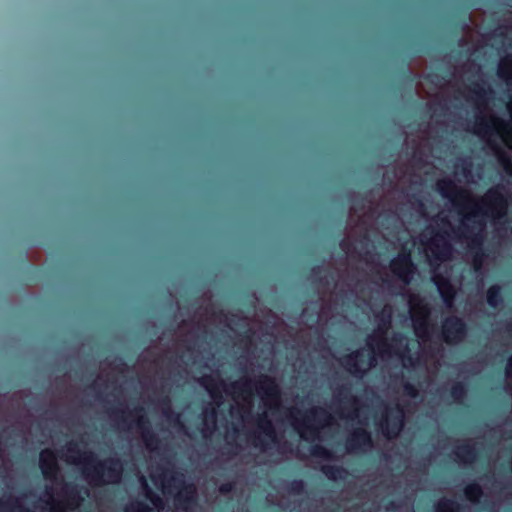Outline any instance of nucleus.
Returning a JSON list of instances; mask_svg holds the SVG:
<instances>
[{
    "instance_id": "obj_38",
    "label": "nucleus",
    "mask_w": 512,
    "mask_h": 512,
    "mask_svg": "<svg viewBox=\"0 0 512 512\" xmlns=\"http://www.w3.org/2000/svg\"><path fill=\"white\" fill-rule=\"evenodd\" d=\"M233 489H234V484L232 482L222 483L219 486V492L223 495L231 493L233 491Z\"/></svg>"
},
{
    "instance_id": "obj_24",
    "label": "nucleus",
    "mask_w": 512,
    "mask_h": 512,
    "mask_svg": "<svg viewBox=\"0 0 512 512\" xmlns=\"http://www.w3.org/2000/svg\"><path fill=\"white\" fill-rule=\"evenodd\" d=\"M486 301L491 308H498L503 303L501 286L498 284L491 285L486 292Z\"/></svg>"
},
{
    "instance_id": "obj_27",
    "label": "nucleus",
    "mask_w": 512,
    "mask_h": 512,
    "mask_svg": "<svg viewBox=\"0 0 512 512\" xmlns=\"http://www.w3.org/2000/svg\"><path fill=\"white\" fill-rule=\"evenodd\" d=\"M161 404L163 406V413L169 420V422L173 425H181L180 415L174 412L171 408V400L168 396H165L161 399Z\"/></svg>"
},
{
    "instance_id": "obj_30",
    "label": "nucleus",
    "mask_w": 512,
    "mask_h": 512,
    "mask_svg": "<svg viewBox=\"0 0 512 512\" xmlns=\"http://www.w3.org/2000/svg\"><path fill=\"white\" fill-rule=\"evenodd\" d=\"M450 396L456 403H462L467 396V386L464 382H455L450 388Z\"/></svg>"
},
{
    "instance_id": "obj_6",
    "label": "nucleus",
    "mask_w": 512,
    "mask_h": 512,
    "mask_svg": "<svg viewBox=\"0 0 512 512\" xmlns=\"http://www.w3.org/2000/svg\"><path fill=\"white\" fill-rule=\"evenodd\" d=\"M392 273L405 284H409L416 271L411 250L402 247L398 255L390 261Z\"/></svg>"
},
{
    "instance_id": "obj_4",
    "label": "nucleus",
    "mask_w": 512,
    "mask_h": 512,
    "mask_svg": "<svg viewBox=\"0 0 512 512\" xmlns=\"http://www.w3.org/2000/svg\"><path fill=\"white\" fill-rule=\"evenodd\" d=\"M164 488H175L178 492L174 496L178 509L188 511L197 503L196 488L193 484H186L183 474L172 471L170 476L164 475Z\"/></svg>"
},
{
    "instance_id": "obj_41",
    "label": "nucleus",
    "mask_w": 512,
    "mask_h": 512,
    "mask_svg": "<svg viewBox=\"0 0 512 512\" xmlns=\"http://www.w3.org/2000/svg\"><path fill=\"white\" fill-rule=\"evenodd\" d=\"M51 512H67L63 503H55L52 506Z\"/></svg>"
},
{
    "instance_id": "obj_7",
    "label": "nucleus",
    "mask_w": 512,
    "mask_h": 512,
    "mask_svg": "<svg viewBox=\"0 0 512 512\" xmlns=\"http://www.w3.org/2000/svg\"><path fill=\"white\" fill-rule=\"evenodd\" d=\"M468 334L465 321L456 316H448L442 322V339L446 344L455 345L462 342Z\"/></svg>"
},
{
    "instance_id": "obj_34",
    "label": "nucleus",
    "mask_w": 512,
    "mask_h": 512,
    "mask_svg": "<svg viewBox=\"0 0 512 512\" xmlns=\"http://www.w3.org/2000/svg\"><path fill=\"white\" fill-rule=\"evenodd\" d=\"M511 70H512V56H507L499 64L498 76L503 79H508L511 76Z\"/></svg>"
},
{
    "instance_id": "obj_48",
    "label": "nucleus",
    "mask_w": 512,
    "mask_h": 512,
    "mask_svg": "<svg viewBox=\"0 0 512 512\" xmlns=\"http://www.w3.org/2000/svg\"><path fill=\"white\" fill-rule=\"evenodd\" d=\"M120 410L119 409H113L112 414L119 417ZM121 413H124V411H121Z\"/></svg>"
},
{
    "instance_id": "obj_52",
    "label": "nucleus",
    "mask_w": 512,
    "mask_h": 512,
    "mask_svg": "<svg viewBox=\"0 0 512 512\" xmlns=\"http://www.w3.org/2000/svg\"><path fill=\"white\" fill-rule=\"evenodd\" d=\"M370 340H374V336H369L368 342H367L369 346H370Z\"/></svg>"
},
{
    "instance_id": "obj_54",
    "label": "nucleus",
    "mask_w": 512,
    "mask_h": 512,
    "mask_svg": "<svg viewBox=\"0 0 512 512\" xmlns=\"http://www.w3.org/2000/svg\"><path fill=\"white\" fill-rule=\"evenodd\" d=\"M121 419V421L124 423L126 421V419L122 416V417H119Z\"/></svg>"
},
{
    "instance_id": "obj_29",
    "label": "nucleus",
    "mask_w": 512,
    "mask_h": 512,
    "mask_svg": "<svg viewBox=\"0 0 512 512\" xmlns=\"http://www.w3.org/2000/svg\"><path fill=\"white\" fill-rule=\"evenodd\" d=\"M251 384V379H245L243 381L232 382L230 384V388L239 396H252L253 391L251 388Z\"/></svg>"
},
{
    "instance_id": "obj_10",
    "label": "nucleus",
    "mask_w": 512,
    "mask_h": 512,
    "mask_svg": "<svg viewBox=\"0 0 512 512\" xmlns=\"http://www.w3.org/2000/svg\"><path fill=\"white\" fill-rule=\"evenodd\" d=\"M373 439L371 433L358 427L347 437L345 447L348 452H357L367 447H372Z\"/></svg>"
},
{
    "instance_id": "obj_33",
    "label": "nucleus",
    "mask_w": 512,
    "mask_h": 512,
    "mask_svg": "<svg viewBox=\"0 0 512 512\" xmlns=\"http://www.w3.org/2000/svg\"><path fill=\"white\" fill-rule=\"evenodd\" d=\"M142 487L145 491V496L147 499L151 501V503L155 506H161L162 505V499L152 491V489L149 487L145 477H141L140 479Z\"/></svg>"
},
{
    "instance_id": "obj_22",
    "label": "nucleus",
    "mask_w": 512,
    "mask_h": 512,
    "mask_svg": "<svg viewBox=\"0 0 512 512\" xmlns=\"http://www.w3.org/2000/svg\"><path fill=\"white\" fill-rule=\"evenodd\" d=\"M321 472L331 481L344 480L349 472L343 466L323 465Z\"/></svg>"
},
{
    "instance_id": "obj_12",
    "label": "nucleus",
    "mask_w": 512,
    "mask_h": 512,
    "mask_svg": "<svg viewBox=\"0 0 512 512\" xmlns=\"http://www.w3.org/2000/svg\"><path fill=\"white\" fill-rule=\"evenodd\" d=\"M404 424V412L401 406L396 405L391 410V416L385 421L383 432L387 438H395L399 435Z\"/></svg>"
},
{
    "instance_id": "obj_50",
    "label": "nucleus",
    "mask_w": 512,
    "mask_h": 512,
    "mask_svg": "<svg viewBox=\"0 0 512 512\" xmlns=\"http://www.w3.org/2000/svg\"><path fill=\"white\" fill-rule=\"evenodd\" d=\"M508 110L512 118V102L508 105Z\"/></svg>"
},
{
    "instance_id": "obj_18",
    "label": "nucleus",
    "mask_w": 512,
    "mask_h": 512,
    "mask_svg": "<svg viewBox=\"0 0 512 512\" xmlns=\"http://www.w3.org/2000/svg\"><path fill=\"white\" fill-rule=\"evenodd\" d=\"M376 319L378 322L376 334L381 338L379 341V348L384 349L388 346L386 340L383 337L391 327V311H386L383 309L381 312L376 314Z\"/></svg>"
},
{
    "instance_id": "obj_35",
    "label": "nucleus",
    "mask_w": 512,
    "mask_h": 512,
    "mask_svg": "<svg viewBox=\"0 0 512 512\" xmlns=\"http://www.w3.org/2000/svg\"><path fill=\"white\" fill-rule=\"evenodd\" d=\"M288 493L293 495H300L305 492V482L302 479H293L286 485Z\"/></svg>"
},
{
    "instance_id": "obj_44",
    "label": "nucleus",
    "mask_w": 512,
    "mask_h": 512,
    "mask_svg": "<svg viewBox=\"0 0 512 512\" xmlns=\"http://www.w3.org/2000/svg\"><path fill=\"white\" fill-rule=\"evenodd\" d=\"M211 419L213 424H215L216 412L212 409L209 413H206V419Z\"/></svg>"
},
{
    "instance_id": "obj_13",
    "label": "nucleus",
    "mask_w": 512,
    "mask_h": 512,
    "mask_svg": "<svg viewBox=\"0 0 512 512\" xmlns=\"http://www.w3.org/2000/svg\"><path fill=\"white\" fill-rule=\"evenodd\" d=\"M508 123L499 117L492 116L489 120L480 118L475 124L474 133L478 135L492 134L493 132H499L506 130Z\"/></svg>"
},
{
    "instance_id": "obj_5",
    "label": "nucleus",
    "mask_w": 512,
    "mask_h": 512,
    "mask_svg": "<svg viewBox=\"0 0 512 512\" xmlns=\"http://www.w3.org/2000/svg\"><path fill=\"white\" fill-rule=\"evenodd\" d=\"M129 415L135 416L134 425L141 434L142 440L147 449L156 451L161 443L158 436L151 428V422L142 406H136L129 412Z\"/></svg>"
},
{
    "instance_id": "obj_28",
    "label": "nucleus",
    "mask_w": 512,
    "mask_h": 512,
    "mask_svg": "<svg viewBox=\"0 0 512 512\" xmlns=\"http://www.w3.org/2000/svg\"><path fill=\"white\" fill-rule=\"evenodd\" d=\"M27 509L22 505L18 498L10 497L6 501L0 500V512H26Z\"/></svg>"
},
{
    "instance_id": "obj_42",
    "label": "nucleus",
    "mask_w": 512,
    "mask_h": 512,
    "mask_svg": "<svg viewBox=\"0 0 512 512\" xmlns=\"http://www.w3.org/2000/svg\"><path fill=\"white\" fill-rule=\"evenodd\" d=\"M506 375L510 378H512V357L508 360L507 366H506Z\"/></svg>"
},
{
    "instance_id": "obj_36",
    "label": "nucleus",
    "mask_w": 512,
    "mask_h": 512,
    "mask_svg": "<svg viewBox=\"0 0 512 512\" xmlns=\"http://www.w3.org/2000/svg\"><path fill=\"white\" fill-rule=\"evenodd\" d=\"M499 161L503 166L504 171L508 175L512 176V163L510 158L505 153L501 152L499 155Z\"/></svg>"
},
{
    "instance_id": "obj_17",
    "label": "nucleus",
    "mask_w": 512,
    "mask_h": 512,
    "mask_svg": "<svg viewBox=\"0 0 512 512\" xmlns=\"http://www.w3.org/2000/svg\"><path fill=\"white\" fill-rule=\"evenodd\" d=\"M360 362L362 361V353L356 350L348 355H345L342 359V365L355 377L361 378L365 374V370L362 369Z\"/></svg>"
},
{
    "instance_id": "obj_26",
    "label": "nucleus",
    "mask_w": 512,
    "mask_h": 512,
    "mask_svg": "<svg viewBox=\"0 0 512 512\" xmlns=\"http://www.w3.org/2000/svg\"><path fill=\"white\" fill-rule=\"evenodd\" d=\"M470 91L475 95L476 99L480 103H485L488 96H491L494 93L490 86H486L485 82L474 83L470 88Z\"/></svg>"
},
{
    "instance_id": "obj_9",
    "label": "nucleus",
    "mask_w": 512,
    "mask_h": 512,
    "mask_svg": "<svg viewBox=\"0 0 512 512\" xmlns=\"http://www.w3.org/2000/svg\"><path fill=\"white\" fill-rule=\"evenodd\" d=\"M257 393L264 400L265 404L272 407L278 406L281 400V389L274 378L261 374L255 382Z\"/></svg>"
},
{
    "instance_id": "obj_19",
    "label": "nucleus",
    "mask_w": 512,
    "mask_h": 512,
    "mask_svg": "<svg viewBox=\"0 0 512 512\" xmlns=\"http://www.w3.org/2000/svg\"><path fill=\"white\" fill-rule=\"evenodd\" d=\"M63 494L66 498V506L68 507L78 506L83 500L78 486L74 483H65Z\"/></svg>"
},
{
    "instance_id": "obj_49",
    "label": "nucleus",
    "mask_w": 512,
    "mask_h": 512,
    "mask_svg": "<svg viewBox=\"0 0 512 512\" xmlns=\"http://www.w3.org/2000/svg\"><path fill=\"white\" fill-rule=\"evenodd\" d=\"M417 204L419 208L424 209V203L420 199H417Z\"/></svg>"
},
{
    "instance_id": "obj_20",
    "label": "nucleus",
    "mask_w": 512,
    "mask_h": 512,
    "mask_svg": "<svg viewBox=\"0 0 512 512\" xmlns=\"http://www.w3.org/2000/svg\"><path fill=\"white\" fill-rule=\"evenodd\" d=\"M257 426L261 430V432L264 434L265 438H267L269 441H271L273 443L277 442L275 428L273 426L272 421L268 418V416L266 414H262V415L258 416Z\"/></svg>"
},
{
    "instance_id": "obj_2",
    "label": "nucleus",
    "mask_w": 512,
    "mask_h": 512,
    "mask_svg": "<svg viewBox=\"0 0 512 512\" xmlns=\"http://www.w3.org/2000/svg\"><path fill=\"white\" fill-rule=\"evenodd\" d=\"M81 462L84 465L82 471L84 477L93 485L117 484L121 481L123 462L118 457H110L101 461L95 453L85 452Z\"/></svg>"
},
{
    "instance_id": "obj_53",
    "label": "nucleus",
    "mask_w": 512,
    "mask_h": 512,
    "mask_svg": "<svg viewBox=\"0 0 512 512\" xmlns=\"http://www.w3.org/2000/svg\"><path fill=\"white\" fill-rule=\"evenodd\" d=\"M406 76H407L410 80H412V78H411V73H410L409 71H407V72H406Z\"/></svg>"
},
{
    "instance_id": "obj_23",
    "label": "nucleus",
    "mask_w": 512,
    "mask_h": 512,
    "mask_svg": "<svg viewBox=\"0 0 512 512\" xmlns=\"http://www.w3.org/2000/svg\"><path fill=\"white\" fill-rule=\"evenodd\" d=\"M455 455L464 463H473L477 457V450L473 445L464 443L457 448Z\"/></svg>"
},
{
    "instance_id": "obj_43",
    "label": "nucleus",
    "mask_w": 512,
    "mask_h": 512,
    "mask_svg": "<svg viewBox=\"0 0 512 512\" xmlns=\"http://www.w3.org/2000/svg\"><path fill=\"white\" fill-rule=\"evenodd\" d=\"M426 328H427V323L425 320L415 326V330L417 333L421 330H426Z\"/></svg>"
},
{
    "instance_id": "obj_46",
    "label": "nucleus",
    "mask_w": 512,
    "mask_h": 512,
    "mask_svg": "<svg viewBox=\"0 0 512 512\" xmlns=\"http://www.w3.org/2000/svg\"><path fill=\"white\" fill-rule=\"evenodd\" d=\"M76 447H77V445L75 443H70L68 446V451L69 452H78Z\"/></svg>"
},
{
    "instance_id": "obj_8",
    "label": "nucleus",
    "mask_w": 512,
    "mask_h": 512,
    "mask_svg": "<svg viewBox=\"0 0 512 512\" xmlns=\"http://www.w3.org/2000/svg\"><path fill=\"white\" fill-rule=\"evenodd\" d=\"M502 187L497 185L487 190L480 203L488 208L495 219H502L507 215L508 198L501 192Z\"/></svg>"
},
{
    "instance_id": "obj_47",
    "label": "nucleus",
    "mask_w": 512,
    "mask_h": 512,
    "mask_svg": "<svg viewBox=\"0 0 512 512\" xmlns=\"http://www.w3.org/2000/svg\"><path fill=\"white\" fill-rule=\"evenodd\" d=\"M506 331L509 333L512 332V321L506 325Z\"/></svg>"
},
{
    "instance_id": "obj_15",
    "label": "nucleus",
    "mask_w": 512,
    "mask_h": 512,
    "mask_svg": "<svg viewBox=\"0 0 512 512\" xmlns=\"http://www.w3.org/2000/svg\"><path fill=\"white\" fill-rule=\"evenodd\" d=\"M335 399L344 404L345 407L353 408L350 413V418H355L358 415V409L355 407L358 404L357 397L351 394V387L349 385H341L335 389Z\"/></svg>"
},
{
    "instance_id": "obj_3",
    "label": "nucleus",
    "mask_w": 512,
    "mask_h": 512,
    "mask_svg": "<svg viewBox=\"0 0 512 512\" xmlns=\"http://www.w3.org/2000/svg\"><path fill=\"white\" fill-rule=\"evenodd\" d=\"M333 417L325 409L314 407L303 413L302 419L295 418L293 422L294 429L304 440L318 437L320 428L330 425Z\"/></svg>"
},
{
    "instance_id": "obj_45",
    "label": "nucleus",
    "mask_w": 512,
    "mask_h": 512,
    "mask_svg": "<svg viewBox=\"0 0 512 512\" xmlns=\"http://www.w3.org/2000/svg\"><path fill=\"white\" fill-rule=\"evenodd\" d=\"M322 270V267L321 266H314L312 269H311V273L312 275H318Z\"/></svg>"
},
{
    "instance_id": "obj_11",
    "label": "nucleus",
    "mask_w": 512,
    "mask_h": 512,
    "mask_svg": "<svg viewBox=\"0 0 512 512\" xmlns=\"http://www.w3.org/2000/svg\"><path fill=\"white\" fill-rule=\"evenodd\" d=\"M39 467L45 479H56L60 469L55 451L48 448L42 450L39 456Z\"/></svg>"
},
{
    "instance_id": "obj_37",
    "label": "nucleus",
    "mask_w": 512,
    "mask_h": 512,
    "mask_svg": "<svg viewBox=\"0 0 512 512\" xmlns=\"http://www.w3.org/2000/svg\"><path fill=\"white\" fill-rule=\"evenodd\" d=\"M402 386L405 395L411 398H416L418 396V389L414 384L409 381H404Z\"/></svg>"
},
{
    "instance_id": "obj_55",
    "label": "nucleus",
    "mask_w": 512,
    "mask_h": 512,
    "mask_svg": "<svg viewBox=\"0 0 512 512\" xmlns=\"http://www.w3.org/2000/svg\"><path fill=\"white\" fill-rule=\"evenodd\" d=\"M363 239L367 240V239H368V236H367V235H364V236H363Z\"/></svg>"
},
{
    "instance_id": "obj_39",
    "label": "nucleus",
    "mask_w": 512,
    "mask_h": 512,
    "mask_svg": "<svg viewBox=\"0 0 512 512\" xmlns=\"http://www.w3.org/2000/svg\"><path fill=\"white\" fill-rule=\"evenodd\" d=\"M253 445L256 447L260 446L261 448L265 449L267 447V442L260 435H254Z\"/></svg>"
},
{
    "instance_id": "obj_31",
    "label": "nucleus",
    "mask_w": 512,
    "mask_h": 512,
    "mask_svg": "<svg viewBox=\"0 0 512 512\" xmlns=\"http://www.w3.org/2000/svg\"><path fill=\"white\" fill-rule=\"evenodd\" d=\"M464 494L469 501L476 503L482 497L483 489L478 483L473 482L465 487Z\"/></svg>"
},
{
    "instance_id": "obj_32",
    "label": "nucleus",
    "mask_w": 512,
    "mask_h": 512,
    "mask_svg": "<svg viewBox=\"0 0 512 512\" xmlns=\"http://www.w3.org/2000/svg\"><path fill=\"white\" fill-rule=\"evenodd\" d=\"M310 453L314 457L323 458L326 460H332L334 459V454L328 450L326 447L315 444L310 447Z\"/></svg>"
},
{
    "instance_id": "obj_16",
    "label": "nucleus",
    "mask_w": 512,
    "mask_h": 512,
    "mask_svg": "<svg viewBox=\"0 0 512 512\" xmlns=\"http://www.w3.org/2000/svg\"><path fill=\"white\" fill-rule=\"evenodd\" d=\"M434 283L437 286L438 292L447 307H452L456 297V290L451 282L441 276H437L434 279Z\"/></svg>"
},
{
    "instance_id": "obj_21",
    "label": "nucleus",
    "mask_w": 512,
    "mask_h": 512,
    "mask_svg": "<svg viewBox=\"0 0 512 512\" xmlns=\"http://www.w3.org/2000/svg\"><path fill=\"white\" fill-rule=\"evenodd\" d=\"M199 383L203 386L213 399H221L222 395L219 385H224L222 381L217 382L212 376L205 375L199 379Z\"/></svg>"
},
{
    "instance_id": "obj_1",
    "label": "nucleus",
    "mask_w": 512,
    "mask_h": 512,
    "mask_svg": "<svg viewBox=\"0 0 512 512\" xmlns=\"http://www.w3.org/2000/svg\"><path fill=\"white\" fill-rule=\"evenodd\" d=\"M436 189L443 198L449 199L458 208V213L462 216L461 226L453 231L458 237L468 240V247L473 253V269L478 272L485 257L483 245L486 213L467 190L458 187L450 178L439 179Z\"/></svg>"
},
{
    "instance_id": "obj_14",
    "label": "nucleus",
    "mask_w": 512,
    "mask_h": 512,
    "mask_svg": "<svg viewBox=\"0 0 512 512\" xmlns=\"http://www.w3.org/2000/svg\"><path fill=\"white\" fill-rule=\"evenodd\" d=\"M446 232H437L432 239L433 257L438 261H444L450 258L452 254V245L446 238Z\"/></svg>"
},
{
    "instance_id": "obj_25",
    "label": "nucleus",
    "mask_w": 512,
    "mask_h": 512,
    "mask_svg": "<svg viewBox=\"0 0 512 512\" xmlns=\"http://www.w3.org/2000/svg\"><path fill=\"white\" fill-rule=\"evenodd\" d=\"M435 512H461L462 505L454 499L443 498L435 506Z\"/></svg>"
},
{
    "instance_id": "obj_40",
    "label": "nucleus",
    "mask_w": 512,
    "mask_h": 512,
    "mask_svg": "<svg viewBox=\"0 0 512 512\" xmlns=\"http://www.w3.org/2000/svg\"><path fill=\"white\" fill-rule=\"evenodd\" d=\"M352 247H353V244L350 241H348L346 239L341 240L340 248L343 251H345L346 253H349Z\"/></svg>"
},
{
    "instance_id": "obj_51",
    "label": "nucleus",
    "mask_w": 512,
    "mask_h": 512,
    "mask_svg": "<svg viewBox=\"0 0 512 512\" xmlns=\"http://www.w3.org/2000/svg\"><path fill=\"white\" fill-rule=\"evenodd\" d=\"M374 361H375V357H371L370 358V366H373L374 365Z\"/></svg>"
}]
</instances>
